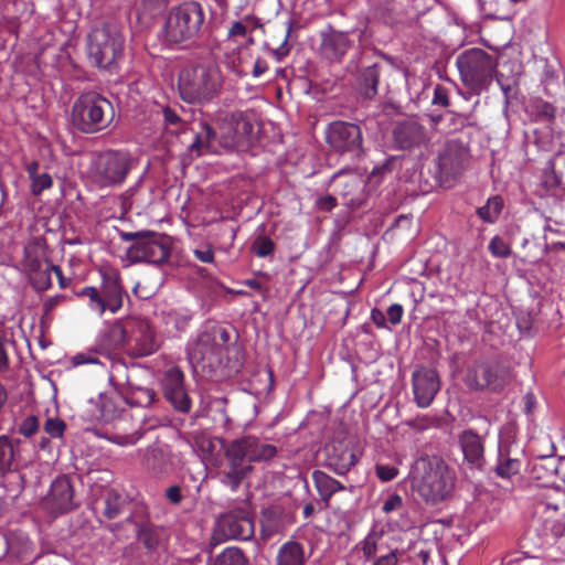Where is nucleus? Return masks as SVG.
<instances>
[{
	"instance_id": "nucleus-1",
	"label": "nucleus",
	"mask_w": 565,
	"mask_h": 565,
	"mask_svg": "<svg viewBox=\"0 0 565 565\" xmlns=\"http://www.w3.org/2000/svg\"><path fill=\"white\" fill-rule=\"evenodd\" d=\"M223 449L224 457L217 467V478L232 491H236L252 473L253 462L267 461L277 455L275 445L253 435L236 438Z\"/></svg>"
},
{
	"instance_id": "nucleus-2",
	"label": "nucleus",
	"mask_w": 565,
	"mask_h": 565,
	"mask_svg": "<svg viewBox=\"0 0 565 565\" xmlns=\"http://www.w3.org/2000/svg\"><path fill=\"white\" fill-rule=\"evenodd\" d=\"M224 77L216 65H196L179 75L180 97L188 104H209L222 92Z\"/></svg>"
},
{
	"instance_id": "nucleus-3",
	"label": "nucleus",
	"mask_w": 565,
	"mask_h": 565,
	"mask_svg": "<svg viewBox=\"0 0 565 565\" xmlns=\"http://www.w3.org/2000/svg\"><path fill=\"white\" fill-rule=\"evenodd\" d=\"M114 117L115 109L111 102L95 90L81 94L73 103L71 110L72 126L86 135L108 129Z\"/></svg>"
},
{
	"instance_id": "nucleus-4",
	"label": "nucleus",
	"mask_w": 565,
	"mask_h": 565,
	"mask_svg": "<svg viewBox=\"0 0 565 565\" xmlns=\"http://www.w3.org/2000/svg\"><path fill=\"white\" fill-rule=\"evenodd\" d=\"M202 6L195 1L183 2L170 10L164 22V38L170 43L195 40L204 24Z\"/></svg>"
},
{
	"instance_id": "nucleus-5",
	"label": "nucleus",
	"mask_w": 565,
	"mask_h": 565,
	"mask_svg": "<svg viewBox=\"0 0 565 565\" xmlns=\"http://www.w3.org/2000/svg\"><path fill=\"white\" fill-rule=\"evenodd\" d=\"M456 65L465 86L477 94L489 88L497 67L493 57L481 49L462 52Z\"/></svg>"
},
{
	"instance_id": "nucleus-6",
	"label": "nucleus",
	"mask_w": 565,
	"mask_h": 565,
	"mask_svg": "<svg viewBox=\"0 0 565 565\" xmlns=\"http://www.w3.org/2000/svg\"><path fill=\"white\" fill-rule=\"evenodd\" d=\"M124 51V38L118 26L103 23L94 28L87 36V55L98 68L110 67Z\"/></svg>"
},
{
	"instance_id": "nucleus-7",
	"label": "nucleus",
	"mask_w": 565,
	"mask_h": 565,
	"mask_svg": "<svg viewBox=\"0 0 565 565\" xmlns=\"http://www.w3.org/2000/svg\"><path fill=\"white\" fill-rule=\"evenodd\" d=\"M455 477L441 461L424 462L423 472L415 481V490L427 504H438L452 492Z\"/></svg>"
},
{
	"instance_id": "nucleus-8",
	"label": "nucleus",
	"mask_w": 565,
	"mask_h": 565,
	"mask_svg": "<svg viewBox=\"0 0 565 565\" xmlns=\"http://www.w3.org/2000/svg\"><path fill=\"white\" fill-rule=\"evenodd\" d=\"M255 534L253 512L245 507L233 508L218 515L213 527V540L218 542L249 541Z\"/></svg>"
},
{
	"instance_id": "nucleus-9",
	"label": "nucleus",
	"mask_w": 565,
	"mask_h": 565,
	"mask_svg": "<svg viewBox=\"0 0 565 565\" xmlns=\"http://www.w3.org/2000/svg\"><path fill=\"white\" fill-rule=\"evenodd\" d=\"M327 143L341 154L360 157L363 152V135L359 124L335 120L326 129Z\"/></svg>"
},
{
	"instance_id": "nucleus-10",
	"label": "nucleus",
	"mask_w": 565,
	"mask_h": 565,
	"mask_svg": "<svg viewBox=\"0 0 565 565\" xmlns=\"http://www.w3.org/2000/svg\"><path fill=\"white\" fill-rule=\"evenodd\" d=\"M120 391L99 393L96 398L89 399L83 412V418L93 423H109L124 411V405L138 406L128 394Z\"/></svg>"
},
{
	"instance_id": "nucleus-11",
	"label": "nucleus",
	"mask_w": 565,
	"mask_h": 565,
	"mask_svg": "<svg viewBox=\"0 0 565 565\" xmlns=\"http://www.w3.org/2000/svg\"><path fill=\"white\" fill-rule=\"evenodd\" d=\"M509 381L508 369L490 361H476L467 370L465 382L471 390H501Z\"/></svg>"
},
{
	"instance_id": "nucleus-12",
	"label": "nucleus",
	"mask_w": 565,
	"mask_h": 565,
	"mask_svg": "<svg viewBox=\"0 0 565 565\" xmlns=\"http://www.w3.org/2000/svg\"><path fill=\"white\" fill-rule=\"evenodd\" d=\"M223 355L222 343L216 342L207 330L200 333L196 342L188 351L190 363L202 369L217 366Z\"/></svg>"
},
{
	"instance_id": "nucleus-13",
	"label": "nucleus",
	"mask_w": 565,
	"mask_h": 565,
	"mask_svg": "<svg viewBox=\"0 0 565 565\" xmlns=\"http://www.w3.org/2000/svg\"><path fill=\"white\" fill-rule=\"evenodd\" d=\"M427 140L426 129L414 118L396 121L392 129V141L395 149L411 150L424 145Z\"/></svg>"
},
{
	"instance_id": "nucleus-14",
	"label": "nucleus",
	"mask_w": 565,
	"mask_h": 565,
	"mask_svg": "<svg viewBox=\"0 0 565 565\" xmlns=\"http://www.w3.org/2000/svg\"><path fill=\"white\" fill-rule=\"evenodd\" d=\"M74 487L66 476L56 478L44 499V505L53 514L70 512L76 507L74 500Z\"/></svg>"
},
{
	"instance_id": "nucleus-15",
	"label": "nucleus",
	"mask_w": 565,
	"mask_h": 565,
	"mask_svg": "<svg viewBox=\"0 0 565 565\" xmlns=\"http://www.w3.org/2000/svg\"><path fill=\"white\" fill-rule=\"evenodd\" d=\"M458 444L463 455V461L470 469L483 471L486 468L484 437L473 429H465L458 435Z\"/></svg>"
},
{
	"instance_id": "nucleus-16",
	"label": "nucleus",
	"mask_w": 565,
	"mask_h": 565,
	"mask_svg": "<svg viewBox=\"0 0 565 565\" xmlns=\"http://www.w3.org/2000/svg\"><path fill=\"white\" fill-rule=\"evenodd\" d=\"M326 467L337 475H345L358 460L356 452L344 440H332L324 447Z\"/></svg>"
},
{
	"instance_id": "nucleus-17",
	"label": "nucleus",
	"mask_w": 565,
	"mask_h": 565,
	"mask_svg": "<svg viewBox=\"0 0 565 565\" xmlns=\"http://www.w3.org/2000/svg\"><path fill=\"white\" fill-rule=\"evenodd\" d=\"M412 381L416 404L422 408L428 407L440 388L437 372L422 367L413 373Z\"/></svg>"
},
{
	"instance_id": "nucleus-18",
	"label": "nucleus",
	"mask_w": 565,
	"mask_h": 565,
	"mask_svg": "<svg viewBox=\"0 0 565 565\" xmlns=\"http://www.w3.org/2000/svg\"><path fill=\"white\" fill-rule=\"evenodd\" d=\"M191 132V140L186 149L193 157H201L215 152L216 132L205 120H193L186 128Z\"/></svg>"
},
{
	"instance_id": "nucleus-19",
	"label": "nucleus",
	"mask_w": 565,
	"mask_h": 565,
	"mask_svg": "<svg viewBox=\"0 0 565 565\" xmlns=\"http://www.w3.org/2000/svg\"><path fill=\"white\" fill-rule=\"evenodd\" d=\"M128 172V162L124 154L108 152L103 154L96 164V173L102 185L120 183Z\"/></svg>"
},
{
	"instance_id": "nucleus-20",
	"label": "nucleus",
	"mask_w": 565,
	"mask_h": 565,
	"mask_svg": "<svg viewBox=\"0 0 565 565\" xmlns=\"http://www.w3.org/2000/svg\"><path fill=\"white\" fill-rule=\"evenodd\" d=\"M467 156V149L461 142H446L437 158L439 173L446 179L456 177L463 169Z\"/></svg>"
},
{
	"instance_id": "nucleus-21",
	"label": "nucleus",
	"mask_w": 565,
	"mask_h": 565,
	"mask_svg": "<svg viewBox=\"0 0 565 565\" xmlns=\"http://www.w3.org/2000/svg\"><path fill=\"white\" fill-rule=\"evenodd\" d=\"M353 31H338L331 29L321 34V54L330 63H340L347 52L353 46L350 35Z\"/></svg>"
},
{
	"instance_id": "nucleus-22",
	"label": "nucleus",
	"mask_w": 565,
	"mask_h": 565,
	"mask_svg": "<svg viewBox=\"0 0 565 565\" xmlns=\"http://www.w3.org/2000/svg\"><path fill=\"white\" fill-rule=\"evenodd\" d=\"M519 451L511 443L499 438L498 454L492 471L498 478L510 480L521 471L522 461Z\"/></svg>"
},
{
	"instance_id": "nucleus-23",
	"label": "nucleus",
	"mask_w": 565,
	"mask_h": 565,
	"mask_svg": "<svg viewBox=\"0 0 565 565\" xmlns=\"http://www.w3.org/2000/svg\"><path fill=\"white\" fill-rule=\"evenodd\" d=\"M21 439L12 438L8 435L0 436V482L14 471L21 465V446L24 445Z\"/></svg>"
},
{
	"instance_id": "nucleus-24",
	"label": "nucleus",
	"mask_w": 565,
	"mask_h": 565,
	"mask_svg": "<svg viewBox=\"0 0 565 565\" xmlns=\"http://www.w3.org/2000/svg\"><path fill=\"white\" fill-rule=\"evenodd\" d=\"M171 237L143 231V263L159 265L168 260Z\"/></svg>"
},
{
	"instance_id": "nucleus-25",
	"label": "nucleus",
	"mask_w": 565,
	"mask_h": 565,
	"mask_svg": "<svg viewBox=\"0 0 565 565\" xmlns=\"http://www.w3.org/2000/svg\"><path fill=\"white\" fill-rule=\"evenodd\" d=\"M127 328L122 321H115L100 332L97 347L102 353L111 354L122 349L128 342Z\"/></svg>"
},
{
	"instance_id": "nucleus-26",
	"label": "nucleus",
	"mask_w": 565,
	"mask_h": 565,
	"mask_svg": "<svg viewBox=\"0 0 565 565\" xmlns=\"http://www.w3.org/2000/svg\"><path fill=\"white\" fill-rule=\"evenodd\" d=\"M543 184L546 189L565 190V152H557L548 161L543 172Z\"/></svg>"
},
{
	"instance_id": "nucleus-27",
	"label": "nucleus",
	"mask_w": 565,
	"mask_h": 565,
	"mask_svg": "<svg viewBox=\"0 0 565 565\" xmlns=\"http://www.w3.org/2000/svg\"><path fill=\"white\" fill-rule=\"evenodd\" d=\"M100 292L106 310L115 313L122 307V288L117 276L104 274Z\"/></svg>"
},
{
	"instance_id": "nucleus-28",
	"label": "nucleus",
	"mask_w": 565,
	"mask_h": 565,
	"mask_svg": "<svg viewBox=\"0 0 565 565\" xmlns=\"http://www.w3.org/2000/svg\"><path fill=\"white\" fill-rule=\"evenodd\" d=\"M148 471L156 478H162L171 471L170 456L167 446H156L146 454Z\"/></svg>"
},
{
	"instance_id": "nucleus-29",
	"label": "nucleus",
	"mask_w": 565,
	"mask_h": 565,
	"mask_svg": "<svg viewBox=\"0 0 565 565\" xmlns=\"http://www.w3.org/2000/svg\"><path fill=\"white\" fill-rule=\"evenodd\" d=\"M380 75L381 65L377 63H374L361 71L358 77V89L364 98L372 99L377 95Z\"/></svg>"
},
{
	"instance_id": "nucleus-30",
	"label": "nucleus",
	"mask_w": 565,
	"mask_h": 565,
	"mask_svg": "<svg viewBox=\"0 0 565 565\" xmlns=\"http://www.w3.org/2000/svg\"><path fill=\"white\" fill-rule=\"evenodd\" d=\"M275 561L276 565H306L307 556L299 542L289 540L278 548Z\"/></svg>"
},
{
	"instance_id": "nucleus-31",
	"label": "nucleus",
	"mask_w": 565,
	"mask_h": 565,
	"mask_svg": "<svg viewBox=\"0 0 565 565\" xmlns=\"http://www.w3.org/2000/svg\"><path fill=\"white\" fill-rule=\"evenodd\" d=\"M312 479L321 500L327 503L334 493L344 490V486L341 482L321 470H315Z\"/></svg>"
},
{
	"instance_id": "nucleus-32",
	"label": "nucleus",
	"mask_w": 565,
	"mask_h": 565,
	"mask_svg": "<svg viewBox=\"0 0 565 565\" xmlns=\"http://www.w3.org/2000/svg\"><path fill=\"white\" fill-rule=\"evenodd\" d=\"M22 266L25 273L36 271L40 267H43L45 263H50L46 257L45 249L39 242L29 243L24 247Z\"/></svg>"
},
{
	"instance_id": "nucleus-33",
	"label": "nucleus",
	"mask_w": 565,
	"mask_h": 565,
	"mask_svg": "<svg viewBox=\"0 0 565 565\" xmlns=\"http://www.w3.org/2000/svg\"><path fill=\"white\" fill-rule=\"evenodd\" d=\"M162 387L166 398L174 394L182 393L184 390V375L179 367L169 369L163 376Z\"/></svg>"
},
{
	"instance_id": "nucleus-34",
	"label": "nucleus",
	"mask_w": 565,
	"mask_h": 565,
	"mask_svg": "<svg viewBox=\"0 0 565 565\" xmlns=\"http://www.w3.org/2000/svg\"><path fill=\"white\" fill-rule=\"evenodd\" d=\"M49 267H52V264L45 263V265L40 267L36 271L26 273L29 284L38 292L45 291L52 287V269H49Z\"/></svg>"
},
{
	"instance_id": "nucleus-35",
	"label": "nucleus",
	"mask_w": 565,
	"mask_h": 565,
	"mask_svg": "<svg viewBox=\"0 0 565 565\" xmlns=\"http://www.w3.org/2000/svg\"><path fill=\"white\" fill-rule=\"evenodd\" d=\"M213 565H249V562L239 547L231 546L215 557Z\"/></svg>"
},
{
	"instance_id": "nucleus-36",
	"label": "nucleus",
	"mask_w": 565,
	"mask_h": 565,
	"mask_svg": "<svg viewBox=\"0 0 565 565\" xmlns=\"http://www.w3.org/2000/svg\"><path fill=\"white\" fill-rule=\"evenodd\" d=\"M503 207V202L501 198L499 196H491L488 199L487 203L482 206H480L477 210L478 216L487 222V223H494Z\"/></svg>"
},
{
	"instance_id": "nucleus-37",
	"label": "nucleus",
	"mask_w": 565,
	"mask_h": 565,
	"mask_svg": "<svg viewBox=\"0 0 565 565\" xmlns=\"http://www.w3.org/2000/svg\"><path fill=\"white\" fill-rule=\"evenodd\" d=\"M531 109L540 121L551 122L555 118L556 108L552 103L543 100L542 98L533 99Z\"/></svg>"
},
{
	"instance_id": "nucleus-38",
	"label": "nucleus",
	"mask_w": 565,
	"mask_h": 565,
	"mask_svg": "<svg viewBox=\"0 0 565 565\" xmlns=\"http://www.w3.org/2000/svg\"><path fill=\"white\" fill-rule=\"evenodd\" d=\"M276 245L274 241L267 236H258L254 239L250 246V250L257 257L265 258L274 254Z\"/></svg>"
},
{
	"instance_id": "nucleus-39",
	"label": "nucleus",
	"mask_w": 565,
	"mask_h": 565,
	"mask_svg": "<svg viewBox=\"0 0 565 565\" xmlns=\"http://www.w3.org/2000/svg\"><path fill=\"white\" fill-rule=\"evenodd\" d=\"M161 345V338L143 320V356L154 353Z\"/></svg>"
},
{
	"instance_id": "nucleus-40",
	"label": "nucleus",
	"mask_w": 565,
	"mask_h": 565,
	"mask_svg": "<svg viewBox=\"0 0 565 565\" xmlns=\"http://www.w3.org/2000/svg\"><path fill=\"white\" fill-rule=\"evenodd\" d=\"M77 296L87 297L89 307L92 310L103 315L106 311L105 303L103 301L102 292L95 287H84Z\"/></svg>"
},
{
	"instance_id": "nucleus-41",
	"label": "nucleus",
	"mask_w": 565,
	"mask_h": 565,
	"mask_svg": "<svg viewBox=\"0 0 565 565\" xmlns=\"http://www.w3.org/2000/svg\"><path fill=\"white\" fill-rule=\"evenodd\" d=\"M163 540V530L149 526L143 522V547L152 551L157 550Z\"/></svg>"
},
{
	"instance_id": "nucleus-42",
	"label": "nucleus",
	"mask_w": 565,
	"mask_h": 565,
	"mask_svg": "<svg viewBox=\"0 0 565 565\" xmlns=\"http://www.w3.org/2000/svg\"><path fill=\"white\" fill-rule=\"evenodd\" d=\"M121 498L115 491H108L105 498L104 514L108 520L117 518L120 513Z\"/></svg>"
},
{
	"instance_id": "nucleus-43",
	"label": "nucleus",
	"mask_w": 565,
	"mask_h": 565,
	"mask_svg": "<svg viewBox=\"0 0 565 565\" xmlns=\"http://www.w3.org/2000/svg\"><path fill=\"white\" fill-rule=\"evenodd\" d=\"M488 248L491 255L497 258H507L512 253L509 244L500 236L492 237Z\"/></svg>"
},
{
	"instance_id": "nucleus-44",
	"label": "nucleus",
	"mask_w": 565,
	"mask_h": 565,
	"mask_svg": "<svg viewBox=\"0 0 565 565\" xmlns=\"http://www.w3.org/2000/svg\"><path fill=\"white\" fill-rule=\"evenodd\" d=\"M273 512H264L263 514V521H262V539L264 541L269 540L275 533L279 531V523L278 521L271 519Z\"/></svg>"
},
{
	"instance_id": "nucleus-45",
	"label": "nucleus",
	"mask_w": 565,
	"mask_h": 565,
	"mask_svg": "<svg viewBox=\"0 0 565 565\" xmlns=\"http://www.w3.org/2000/svg\"><path fill=\"white\" fill-rule=\"evenodd\" d=\"M167 399L172 404V406L181 413H189L191 409V398L189 397L185 388L182 390V393L174 394L173 396L167 397Z\"/></svg>"
},
{
	"instance_id": "nucleus-46",
	"label": "nucleus",
	"mask_w": 565,
	"mask_h": 565,
	"mask_svg": "<svg viewBox=\"0 0 565 565\" xmlns=\"http://www.w3.org/2000/svg\"><path fill=\"white\" fill-rule=\"evenodd\" d=\"M164 122L172 126H178L174 130L175 132L181 131L183 135H186V128L190 124L182 121L179 115L171 109L170 107H164L162 109Z\"/></svg>"
},
{
	"instance_id": "nucleus-47",
	"label": "nucleus",
	"mask_w": 565,
	"mask_h": 565,
	"mask_svg": "<svg viewBox=\"0 0 565 565\" xmlns=\"http://www.w3.org/2000/svg\"><path fill=\"white\" fill-rule=\"evenodd\" d=\"M66 429V424L60 418H47L44 431L52 438H61Z\"/></svg>"
},
{
	"instance_id": "nucleus-48",
	"label": "nucleus",
	"mask_w": 565,
	"mask_h": 565,
	"mask_svg": "<svg viewBox=\"0 0 565 565\" xmlns=\"http://www.w3.org/2000/svg\"><path fill=\"white\" fill-rule=\"evenodd\" d=\"M53 185L52 177L49 173H41L31 180V191L34 195H40L44 190Z\"/></svg>"
},
{
	"instance_id": "nucleus-49",
	"label": "nucleus",
	"mask_w": 565,
	"mask_h": 565,
	"mask_svg": "<svg viewBox=\"0 0 565 565\" xmlns=\"http://www.w3.org/2000/svg\"><path fill=\"white\" fill-rule=\"evenodd\" d=\"M124 266L135 265L141 262V243L136 242L130 245L122 256Z\"/></svg>"
},
{
	"instance_id": "nucleus-50",
	"label": "nucleus",
	"mask_w": 565,
	"mask_h": 565,
	"mask_svg": "<svg viewBox=\"0 0 565 565\" xmlns=\"http://www.w3.org/2000/svg\"><path fill=\"white\" fill-rule=\"evenodd\" d=\"M343 190L341 194L343 196L353 195L355 191H359L362 186V179L351 171L348 172V180L343 182Z\"/></svg>"
},
{
	"instance_id": "nucleus-51",
	"label": "nucleus",
	"mask_w": 565,
	"mask_h": 565,
	"mask_svg": "<svg viewBox=\"0 0 565 565\" xmlns=\"http://www.w3.org/2000/svg\"><path fill=\"white\" fill-rule=\"evenodd\" d=\"M39 429V419L36 416H28L23 422L19 425L18 431L24 437L33 436Z\"/></svg>"
},
{
	"instance_id": "nucleus-52",
	"label": "nucleus",
	"mask_w": 565,
	"mask_h": 565,
	"mask_svg": "<svg viewBox=\"0 0 565 565\" xmlns=\"http://www.w3.org/2000/svg\"><path fill=\"white\" fill-rule=\"evenodd\" d=\"M377 478L383 482H388L395 479L398 475V469L394 466L377 463L375 467Z\"/></svg>"
},
{
	"instance_id": "nucleus-53",
	"label": "nucleus",
	"mask_w": 565,
	"mask_h": 565,
	"mask_svg": "<svg viewBox=\"0 0 565 565\" xmlns=\"http://www.w3.org/2000/svg\"><path fill=\"white\" fill-rule=\"evenodd\" d=\"M291 29H292V22L289 21L281 44L276 50L273 51L274 56L278 61H280L285 56H287L289 54V52H290V46L288 44V38L290 35Z\"/></svg>"
},
{
	"instance_id": "nucleus-54",
	"label": "nucleus",
	"mask_w": 565,
	"mask_h": 565,
	"mask_svg": "<svg viewBox=\"0 0 565 565\" xmlns=\"http://www.w3.org/2000/svg\"><path fill=\"white\" fill-rule=\"evenodd\" d=\"M403 504V498L397 493H393L388 495V498L384 501L382 510L385 513H391L401 510Z\"/></svg>"
},
{
	"instance_id": "nucleus-55",
	"label": "nucleus",
	"mask_w": 565,
	"mask_h": 565,
	"mask_svg": "<svg viewBox=\"0 0 565 565\" xmlns=\"http://www.w3.org/2000/svg\"><path fill=\"white\" fill-rule=\"evenodd\" d=\"M431 103L437 106L447 107L449 105L448 89L443 85H436Z\"/></svg>"
},
{
	"instance_id": "nucleus-56",
	"label": "nucleus",
	"mask_w": 565,
	"mask_h": 565,
	"mask_svg": "<svg viewBox=\"0 0 565 565\" xmlns=\"http://www.w3.org/2000/svg\"><path fill=\"white\" fill-rule=\"evenodd\" d=\"M216 342L222 343L223 352L225 353L226 345L230 341V333L225 328L213 327L207 330Z\"/></svg>"
},
{
	"instance_id": "nucleus-57",
	"label": "nucleus",
	"mask_w": 565,
	"mask_h": 565,
	"mask_svg": "<svg viewBox=\"0 0 565 565\" xmlns=\"http://www.w3.org/2000/svg\"><path fill=\"white\" fill-rule=\"evenodd\" d=\"M361 548L366 558H371L376 553V535L369 534L361 543Z\"/></svg>"
},
{
	"instance_id": "nucleus-58",
	"label": "nucleus",
	"mask_w": 565,
	"mask_h": 565,
	"mask_svg": "<svg viewBox=\"0 0 565 565\" xmlns=\"http://www.w3.org/2000/svg\"><path fill=\"white\" fill-rule=\"evenodd\" d=\"M166 499L173 505H179L184 499L181 487L173 484L164 491Z\"/></svg>"
},
{
	"instance_id": "nucleus-59",
	"label": "nucleus",
	"mask_w": 565,
	"mask_h": 565,
	"mask_svg": "<svg viewBox=\"0 0 565 565\" xmlns=\"http://www.w3.org/2000/svg\"><path fill=\"white\" fill-rule=\"evenodd\" d=\"M194 255L202 263L211 264L214 262V252L210 245L194 249Z\"/></svg>"
},
{
	"instance_id": "nucleus-60",
	"label": "nucleus",
	"mask_w": 565,
	"mask_h": 565,
	"mask_svg": "<svg viewBox=\"0 0 565 565\" xmlns=\"http://www.w3.org/2000/svg\"><path fill=\"white\" fill-rule=\"evenodd\" d=\"M320 211L330 212L337 205V199L333 195L327 194L321 196L316 202Z\"/></svg>"
},
{
	"instance_id": "nucleus-61",
	"label": "nucleus",
	"mask_w": 565,
	"mask_h": 565,
	"mask_svg": "<svg viewBox=\"0 0 565 565\" xmlns=\"http://www.w3.org/2000/svg\"><path fill=\"white\" fill-rule=\"evenodd\" d=\"M403 307L398 303H394L387 309V318L392 324H398L403 317Z\"/></svg>"
},
{
	"instance_id": "nucleus-62",
	"label": "nucleus",
	"mask_w": 565,
	"mask_h": 565,
	"mask_svg": "<svg viewBox=\"0 0 565 565\" xmlns=\"http://www.w3.org/2000/svg\"><path fill=\"white\" fill-rule=\"evenodd\" d=\"M64 300H66V296H64V295H55V296L47 298L43 303L45 313L47 315V313L52 312Z\"/></svg>"
},
{
	"instance_id": "nucleus-63",
	"label": "nucleus",
	"mask_w": 565,
	"mask_h": 565,
	"mask_svg": "<svg viewBox=\"0 0 565 565\" xmlns=\"http://www.w3.org/2000/svg\"><path fill=\"white\" fill-rule=\"evenodd\" d=\"M247 34V26L241 22L236 21L232 24V26L228 30V38H235V36H245Z\"/></svg>"
},
{
	"instance_id": "nucleus-64",
	"label": "nucleus",
	"mask_w": 565,
	"mask_h": 565,
	"mask_svg": "<svg viewBox=\"0 0 565 565\" xmlns=\"http://www.w3.org/2000/svg\"><path fill=\"white\" fill-rule=\"evenodd\" d=\"M373 565H398L397 552L393 551L387 555L379 557Z\"/></svg>"
}]
</instances>
